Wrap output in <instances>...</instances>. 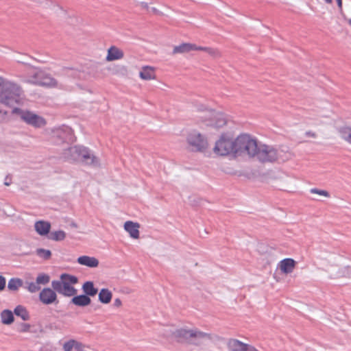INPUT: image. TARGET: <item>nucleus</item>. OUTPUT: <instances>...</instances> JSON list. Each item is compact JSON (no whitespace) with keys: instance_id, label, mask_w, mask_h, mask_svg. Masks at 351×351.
Returning a JSON list of instances; mask_svg holds the SVG:
<instances>
[{"instance_id":"obj_1","label":"nucleus","mask_w":351,"mask_h":351,"mask_svg":"<svg viewBox=\"0 0 351 351\" xmlns=\"http://www.w3.org/2000/svg\"><path fill=\"white\" fill-rule=\"evenodd\" d=\"M241 134L228 130L223 133L215 142L213 152L219 156H230L235 158L241 152Z\"/></svg>"},{"instance_id":"obj_2","label":"nucleus","mask_w":351,"mask_h":351,"mask_svg":"<svg viewBox=\"0 0 351 351\" xmlns=\"http://www.w3.org/2000/svg\"><path fill=\"white\" fill-rule=\"evenodd\" d=\"M0 88V104L12 107L21 102V89L16 84L3 78Z\"/></svg>"},{"instance_id":"obj_3","label":"nucleus","mask_w":351,"mask_h":351,"mask_svg":"<svg viewBox=\"0 0 351 351\" xmlns=\"http://www.w3.org/2000/svg\"><path fill=\"white\" fill-rule=\"evenodd\" d=\"M77 278L70 274H63L60 276V280H53L51 282L53 289L64 296H74L77 293L76 289L73 287L77 283Z\"/></svg>"},{"instance_id":"obj_4","label":"nucleus","mask_w":351,"mask_h":351,"mask_svg":"<svg viewBox=\"0 0 351 351\" xmlns=\"http://www.w3.org/2000/svg\"><path fill=\"white\" fill-rule=\"evenodd\" d=\"M189 149L193 152L204 153L209 147L207 138L200 132L193 130L186 136Z\"/></svg>"},{"instance_id":"obj_5","label":"nucleus","mask_w":351,"mask_h":351,"mask_svg":"<svg viewBox=\"0 0 351 351\" xmlns=\"http://www.w3.org/2000/svg\"><path fill=\"white\" fill-rule=\"evenodd\" d=\"M174 335L177 338L183 339L186 341H189L190 343L194 344V345H199L198 342L192 341L191 339H212L213 336L211 334L206 333L204 332H202L198 330H188L185 328H181L177 330L174 332Z\"/></svg>"},{"instance_id":"obj_6","label":"nucleus","mask_w":351,"mask_h":351,"mask_svg":"<svg viewBox=\"0 0 351 351\" xmlns=\"http://www.w3.org/2000/svg\"><path fill=\"white\" fill-rule=\"evenodd\" d=\"M69 152L71 154L74 160L80 159L82 162L87 165H96L98 163L97 158L85 147H71Z\"/></svg>"},{"instance_id":"obj_7","label":"nucleus","mask_w":351,"mask_h":351,"mask_svg":"<svg viewBox=\"0 0 351 351\" xmlns=\"http://www.w3.org/2000/svg\"><path fill=\"white\" fill-rule=\"evenodd\" d=\"M259 145L256 138L247 134H243V158L256 157Z\"/></svg>"},{"instance_id":"obj_8","label":"nucleus","mask_w":351,"mask_h":351,"mask_svg":"<svg viewBox=\"0 0 351 351\" xmlns=\"http://www.w3.org/2000/svg\"><path fill=\"white\" fill-rule=\"evenodd\" d=\"M12 112L20 114L23 121L35 128L45 126L47 123L46 120L43 117L28 110L24 111L15 108L13 109Z\"/></svg>"},{"instance_id":"obj_9","label":"nucleus","mask_w":351,"mask_h":351,"mask_svg":"<svg viewBox=\"0 0 351 351\" xmlns=\"http://www.w3.org/2000/svg\"><path fill=\"white\" fill-rule=\"evenodd\" d=\"M199 118L206 125L214 128L222 127L226 123L223 114L213 110L204 112L202 115L199 116Z\"/></svg>"},{"instance_id":"obj_10","label":"nucleus","mask_w":351,"mask_h":351,"mask_svg":"<svg viewBox=\"0 0 351 351\" xmlns=\"http://www.w3.org/2000/svg\"><path fill=\"white\" fill-rule=\"evenodd\" d=\"M278 150L267 145H260L257 159L262 162H274L278 159Z\"/></svg>"},{"instance_id":"obj_11","label":"nucleus","mask_w":351,"mask_h":351,"mask_svg":"<svg viewBox=\"0 0 351 351\" xmlns=\"http://www.w3.org/2000/svg\"><path fill=\"white\" fill-rule=\"evenodd\" d=\"M32 82L38 85L48 87H55L58 85V82L55 79L41 71L35 73L34 79Z\"/></svg>"},{"instance_id":"obj_12","label":"nucleus","mask_w":351,"mask_h":351,"mask_svg":"<svg viewBox=\"0 0 351 351\" xmlns=\"http://www.w3.org/2000/svg\"><path fill=\"white\" fill-rule=\"evenodd\" d=\"M192 51H208L204 47L197 46L195 44L184 43L175 46L173 49V54L186 53Z\"/></svg>"},{"instance_id":"obj_13","label":"nucleus","mask_w":351,"mask_h":351,"mask_svg":"<svg viewBox=\"0 0 351 351\" xmlns=\"http://www.w3.org/2000/svg\"><path fill=\"white\" fill-rule=\"evenodd\" d=\"M39 8L51 14H57L62 8L58 3L52 0H40L38 1Z\"/></svg>"},{"instance_id":"obj_14","label":"nucleus","mask_w":351,"mask_h":351,"mask_svg":"<svg viewBox=\"0 0 351 351\" xmlns=\"http://www.w3.org/2000/svg\"><path fill=\"white\" fill-rule=\"evenodd\" d=\"M39 299L43 304L47 305L58 302L56 293L51 288L43 289L40 292Z\"/></svg>"},{"instance_id":"obj_15","label":"nucleus","mask_w":351,"mask_h":351,"mask_svg":"<svg viewBox=\"0 0 351 351\" xmlns=\"http://www.w3.org/2000/svg\"><path fill=\"white\" fill-rule=\"evenodd\" d=\"M139 77L145 81L155 80L157 78L156 68L152 66H143L139 71Z\"/></svg>"},{"instance_id":"obj_16","label":"nucleus","mask_w":351,"mask_h":351,"mask_svg":"<svg viewBox=\"0 0 351 351\" xmlns=\"http://www.w3.org/2000/svg\"><path fill=\"white\" fill-rule=\"evenodd\" d=\"M278 266L282 273L288 274L293 272L296 266V262L293 258H287L282 260Z\"/></svg>"},{"instance_id":"obj_17","label":"nucleus","mask_w":351,"mask_h":351,"mask_svg":"<svg viewBox=\"0 0 351 351\" xmlns=\"http://www.w3.org/2000/svg\"><path fill=\"white\" fill-rule=\"evenodd\" d=\"M63 351H84V345L75 339H69L62 344Z\"/></svg>"},{"instance_id":"obj_18","label":"nucleus","mask_w":351,"mask_h":351,"mask_svg":"<svg viewBox=\"0 0 351 351\" xmlns=\"http://www.w3.org/2000/svg\"><path fill=\"white\" fill-rule=\"evenodd\" d=\"M139 228L140 224L136 222H133L132 221H127L124 223V229L126 232H128L130 236L135 239L139 238Z\"/></svg>"},{"instance_id":"obj_19","label":"nucleus","mask_w":351,"mask_h":351,"mask_svg":"<svg viewBox=\"0 0 351 351\" xmlns=\"http://www.w3.org/2000/svg\"><path fill=\"white\" fill-rule=\"evenodd\" d=\"M124 56L123 51L115 46H111L108 49L106 60L108 62L122 59Z\"/></svg>"},{"instance_id":"obj_20","label":"nucleus","mask_w":351,"mask_h":351,"mask_svg":"<svg viewBox=\"0 0 351 351\" xmlns=\"http://www.w3.org/2000/svg\"><path fill=\"white\" fill-rule=\"evenodd\" d=\"M34 228L38 234L45 236L50 231L51 224L48 221L40 220L35 223Z\"/></svg>"},{"instance_id":"obj_21","label":"nucleus","mask_w":351,"mask_h":351,"mask_svg":"<svg viewBox=\"0 0 351 351\" xmlns=\"http://www.w3.org/2000/svg\"><path fill=\"white\" fill-rule=\"evenodd\" d=\"M77 261L80 265L88 267H97L99 265V261L97 258L88 256H80Z\"/></svg>"},{"instance_id":"obj_22","label":"nucleus","mask_w":351,"mask_h":351,"mask_svg":"<svg viewBox=\"0 0 351 351\" xmlns=\"http://www.w3.org/2000/svg\"><path fill=\"white\" fill-rule=\"evenodd\" d=\"M71 302L77 306H86L91 303V300L86 295H80L74 296Z\"/></svg>"},{"instance_id":"obj_23","label":"nucleus","mask_w":351,"mask_h":351,"mask_svg":"<svg viewBox=\"0 0 351 351\" xmlns=\"http://www.w3.org/2000/svg\"><path fill=\"white\" fill-rule=\"evenodd\" d=\"M82 290L87 296H95L98 292V289L95 287L94 284L91 281H87L82 285Z\"/></svg>"},{"instance_id":"obj_24","label":"nucleus","mask_w":351,"mask_h":351,"mask_svg":"<svg viewBox=\"0 0 351 351\" xmlns=\"http://www.w3.org/2000/svg\"><path fill=\"white\" fill-rule=\"evenodd\" d=\"M99 300L103 304H108L110 302L112 293L108 289H101L98 294Z\"/></svg>"},{"instance_id":"obj_25","label":"nucleus","mask_w":351,"mask_h":351,"mask_svg":"<svg viewBox=\"0 0 351 351\" xmlns=\"http://www.w3.org/2000/svg\"><path fill=\"white\" fill-rule=\"evenodd\" d=\"M1 322L4 324H10L14 322L13 313L10 310H4L1 313Z\"/></svg>"},{"instance_id":"obj_26","label":"nucleus","mask_w":351,"mask_h":351,"mask_svg":"<svg viewBox=\"0 0 351 351\" xmlns=\"http://www.w3.org/2000/svg\"><path fill=\"white\" fill-rule=\"evenodd\" d=\"M15 315L21 317V319L24 321L28 320L29 319V313L27 309L21 305L17 306L14 311Z\"/></svg>"},{"instance_id":"obj_27","label":"nucleus","mask_w":351,"mask_h":351,"mask_svg":"<svg viewBox=\"0 0 351 351\" xmlns=\"http://www.w3.org/2000/svg\"><path fill=\"white\" fill-rule=\"evenodd\" d=\"M23 282L19 278H12L9 280L8 287L10 290L16 291L22 286Z\"/></svg>"},{"instance_id":"obj_28","label":"nucleus","mask_w":351,"mask_h":351,"mask_svg":"<svg viewBox=\"0 0 351 351\" xmlns=\"http://www.w3.org/2000/svg\"><path fill=\"white\" fill-rule=\"evenodd\" d=\"M49 238L56 241H63L66 238V233L63 230L54 231L51 233Z\"/></svg>"},{"instance_id":"obj_29","label":"nucleus","mask_w":351,"mask_h":351,"mask_svg":"<svg viewBox=\"0 0 351 351\" xmlns=\"http://www.w3.org/2000/svg\"><path fill=\"white\" fill-rule=\"evenodd\" d=\"M228 347L230 351H241V343L236 339H230Z\"/></svg>"},{"instance_id":"obj_30","label":"nucleus","mask_w":351,"mask_h":351,"mask_svg":"<svg viewBox=\"0 0 351 351\" xmlns=\"http://www.w3.org/2000/svg\"><path fill=\"white\" fill-rule=\"evenodd\" d=\"M36 254L44 260H49L51 256V252L49 250L38 248L36 250Z\"/></svg>"},{"instance_id":"obj_31","label":"nucleus","mask_w":351,"mask_h":351,"mask_svg":"<svg viewBox=\"0 0 351 351\" xmlns=\"http://www.w3.org/2000/svg\"><path fill=\"white\" fill-rule=\"evenodd\" d=\"M50 277L49 275L45 274H40L36 279V281L40 286V285H45L49 282Z\"/></svg>"},{"instance_id":"obj_32","label":"nucleus","mask_w":351,"mask_h":351,"mask_svg":"<svg viewBox=\"0 0 351 351\" xmlns=\"http://www.w3.org/2000/svg\"><path fill=\"white\" fill-rule=\"evenodd\" d=\"M341 137L342 138L351 144V128H345L341 132Z\"/></svg>"},{"instance_id":"obj_33","label":"nucleus","mask_w":351,"mask_h":351,"mask_svg":"<svg viewBox=\"0 0 351 351\" xmlns=\"http://www.w3.org/2000/svg\"><path fill=\"white\" fill-rule=\"evenodd\" d=\"M27 289L30 293H36L40 289V287L36 281L31 282L27 283Z\"/></svg>"},{"instance_id":"obj_34","label":"nucleus","mask_w":351,"mask_h":351,"mask_svg":"<svg viewBox=\"0 0 351 351\" xmlns=\"http://www.w3.org/2000/svg\"><path fill=\"white\" fill-rule=\"evenodd\" d=\"M310 192L312 194H317L319 195H322V196H324L325 197H330L329 193L327 191H325V190H320V189L314 188V189H311L310 190Z\"/></svg>"},{"instance_id":"obj_35","label":"nucleus","mask_w":351,"mask_h":351,"mask_svg":"<svg viewBox=\"0 0 351 351\" xmlns=\"http://www.w3.org/2000/svg\"><path fill=\"white\" fill-rule=\"evenodd\" d=\"M206 49H208V51H205L206 52L208 53L209 54L213 56H219L220 52L217 49L209 48V47H205Z\"/></svg>"},{"instance_id":"obj_36","label":"nucleus","mask_w":351,"mask_h":351,"mask_svg":"<svg viewBox=\"0 0 351 351\" xmlns=\"http://www.w3.org/2000/svg\"><path fill=\"white\" fill-rule=\"evenodd\" d=\"M243 351H258L254 346L243 343Z\"/></svg>"},{"instance_id":"obj_37","label":"nucleus","mask_w":351,"mask_h":351,"mask_svg":"<svg viewBox=\"0 0 351 351\" xmlns=\"http://www.w3.org/2000/svg\"><path fill=\"white\" fill-rule=\"evenodd\" d=\"M305 136L308 138H315L317 136L316 132L309 130L305 132Z\"/></svg>"},{"instance_id":"obj_38","label":"nucleus","mask_w":351,"mask_h":351,"mask_svg":"<svg viewBox=\"0 0 351 351\" xmlns=\"http://www.w3.org/2000/svg\"><path fill=\"white\" fill-rule=\"evenodd\" d=\"M5 286V279L2 276H0V291L3 290Z\"/></svg>"},{"instance_id":"obj_39","label":"nucleus","mask_w":351,"mask_h":351,"mask_svg":"<svg viewBox=\"0 0 351 351\" xmlns=\"http://www.w3.org/2000/svg\"><path fill=\"white\" fill-rule=\"evenodd\" d=\"M114 306H116L117 307L121 306L122 304L121 300L119 298L115 299L114 302Z\"/></svg>"},{"instance_id":"obj_40","label":"nucleus","mask_w":351,"mask_h":351,"mask_svg":"<svg viewBox=\"0 0 351 351\" xmlns=\"http://www.w3.org/2000/svg\"><path fill=\"white\" fill-rule=\"evenodd\" d=\"M337 2L339 8H341V7H342V0H337Z\"/></svg>"},{"instance_id":"obj_41","label":"nucleus","mask_w":351,"mask_h":351,"mask_svg":"<svg viewBox=\"0 0 351 351\" xmlns=\"http://www.w3.org/2000/svg\"><path fill=\"white\" fill-rule=\"evenodd\" d=\"M328 3H332V0H325Z\"/></svg>"},{"instance_id":"obj_42","label":"nucleus","mask_w":351,"mask_h":351,"mask_svg":"<svg viewBox=\"0 0 351 351\" xmlns=\"http://www.w3.org/2000/svg\"><path fill=\"white\" fill-rule=\"evenodd\" d=\"M25 326H27V328H29V325H25Z\"/></svg>"},{"instance_id":"obj_43","label":"nucleus","mask_w":351,"mask_h":351,"mask_svg":"<svg viewBox=\"0 0 351 351\" xmlns=\"http://www.w3.org/2000/svg\"><path fill=\"white\" fill-rule=\"evenodd\" d=\"M349 23L351 25V20L349 21Z\"/></svg>"}]
</instances>
